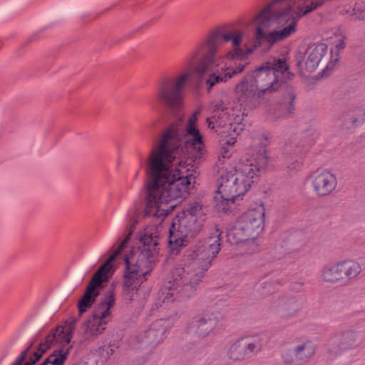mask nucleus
<instances>
[{
	"instance_id": "1",
	"label": "nucleus",
	"mask_w": 365,
	"mask_h": 365,
	"mask_svg": "<svg viewBox=\"0 0 365 365\" xmlns=\"http://www.w3.org/2000/svg\"><path fill=\"white\" fill-rule=\"evenodd\" d=\"M315 10V0H271L249 19L253 27L252 39L242 47L245 31L240 28H217L211 31L204 43L185 58L183 70L163 78L156 91L158 100L173 112L184 106L185 92L194 73L210 74L206 84L210 91L225 83L245 69L242 61L263 44L272 48L294 34L299 21Z\"/></svg>"
},
{
	"instance_id": "2",
	"label": "nucleus",
	"mask_w": 365,
	"mask_h": 365,
	"mask_svg": "<svg viewBox=\"0 0 365 365\" xmlns=\"http://www.w3.org/2000/svg\"><path fill=\"white\" fill-rule=\"evenodd\" d=\"M200 110L182 125L165 128L152 147L145 164V215L165 217L185 198L197 176L196 163L206 153L198 125Z\"/></svg>"
},
{
	"instance_id": "3",
	"label": "nucleus",
	"mask_w": 365,
	"mask_h": 365,
	"mask_svg": "<svg viewBox=\"0 0 365 365\" xmlns=\"http://www.w3.org/2000/svg\"><path fill=\"white\" fill-rule=\"evenodd\" d=\"M222 232L215 228L210 236L187 249L172 272V279L160 291L158 307L173 302L178 294L187 296L202 282L220 250Z\"/></svg>"
},
{
	"instance_id": "4",
	"label": "nucleus",
	"mask_w": 365,
	"mask_h": 365,
	"mask_svg": "<svg viewBox=\"0 0 365 365\" xmlns=\"http://www.w3.org/2000/svg\"><path fill=\"white\" fill-rule=\"evenodd\" d=\"M264 143H261L255 154L243 156L230 170H220L217 195L215 196L219 209L229 210L236 199L249 190L260 171L267 167L269 158Z\"/></svg>"
},
{
	"instance_id": "5",
	"label": "nucleus",
	"mask_w": 365,
	"mask_h": 365,
	"mask_svg": "<svg viewBox=\"0 0 365 365\" xmlns=\"http://www.w3.org/2000/svg\"><path fill=\"white\" fill-rule=\"evenodd\" d=\"M160 227L148 226L140 235L142 247L132 249L125 254L123 261L126 264L123 293L125 300L131 301L139 287L145 281L158 256V240Z\"/></svg>"
},
{
	"instance_id": "6",
	"label": "nucleus",
	"mask_w": 365,
	"mask_h": 365,
	"mask_svg": "<svg viewBox=\"0 0 365 365\" xmlns=\"http://www.w3.org/2000/svg\"><path fill=\"white\" fill-rule=\"evenodd\" d=\"M265 226V207L262 201L251 205L242 214L227 232V238L232 244H242L247 253L252 254L258 250L257 242Z\"/></svg>"
},
{
	"instance_id": "7",
	"label": "nucleus",
	"mask_w": 365,
	"mask_h": 365,
	"mask_svg": "<svg viewBox=\"0 0 365 365\" xmlns=\"http://www.w3.org/2000/svg\"><path fill=\"white\" fill-rule=\"evenodd\" d=\"M205 212L199 202L190 204L189 207L178 213L169 228V247L172 253L187 245L200 230Z\"/></svg>"
},
{
	"instance_id": "8",
	"label": "nucleus",
	"mask_w": 365,
	"mask_h": 365,
	"mask_svg": "<svg viewBox=\"0 0 365 365\" xmlns=\"http://www.w3.org/2000/svg\"><path fill=\"white\" fill-rule=\"evenodd\" d=\"M248 75L264 96L277 90L290 72L284 58H270Z\"/></svg>"
},
{
	"instance_id": "9",
	"label": "nucleus",
	"mask_w": 365,
	"mask_h": 365,
	"mask_svg": "<svg viewBox=\"0 0 365 365\" xmlns=\"http://www.w3.org/2000/svg\"><path fill=\"white\" fill-rule=\"evenodd\" d=\"M130 235L131 232L126 235L124 240L120 243L118 248L93 276L87 286L83 296L79 300L78 304V312L81 314L84 313L93 305L98 295V287L103 282L108 279L110 273L113 271V262L117 259L121 255L122 252L124 251Z\"/></svg>"
},
{
	"instance_id": "10",
	"label": "nucleus",
	"mask_w": 365,
	"mask_h": 365,
	"mask_svg": "<svg viewBox=\"0 0 365 365\" xmlns=\"http://www.w3.org/2000/svg\"><path fill=\"white\" fill-rule=\"evenodd\" d=\"M115 302V294L113 290L110 289L95 307L92 316L83 324L84 339L92 341L105 331L111 319L110 309L114 307Z\"/></svg>"
},
{
	"instance_id": "11",
	"label": "nucleus",
	"mask_w": 365,
	"mask_h": 365,
	"mask_svg": "<svg viewBox=\"0 0 365 365\" xmlns=\"http://www.w3.org/2000/svg\"><path fill=\"white\" fill-rule=\"evenodd\" d=\"M115 302V294L113 290L110 289L95 307L92 316L83 324L84 339L92 341L105 331L111 319L110 309L114 307Z\"/></svg>"
},
{
	"instance_id": "12",
	"label": "nucleus",
	"mask_w": 365,
	"mask_h": 365,
	"mask_svg": "<svg viewBox=\"0 0 365 365\" xmlns=\"http://www.w3.org/2000/svg\"><path fill=\"white\" fill-rule=\"evenodd\" d=\"M72 326L66 324L58 327L48 334L40 346H46V350L52 346L59 345L41 365H63L68 359L71 346Z\"/></svg>"
},
{
	"instance_id": "13",
	"label": "nucleus",
	"mask_w": 365,
	"mask_h": 365,
	"mask_svg": "<svg viewBox=\"0 0 365 365\" xmlns=\"http://www.w3.org/2000/svg\"><path fill=\"white\" fill-rule=\"evenodd\" d=\"M215 114L207 118V124L208 128L214 129L217 127L229 126L228 130H232L235 133H239V129L236 125H240L242 117L241 115V110L237 106L235 108L232 104H225L220 101L217 103L214 106Z\"/></svg>"
},
{
	"instance_id": "14",
	"label": "nucleus",
	"mask_w": 365,
	"mask_h": 365,
	"mask_svg": "<svg viewBox=\"0 0 365 365\" xmlns=\"http://www.w3.org/2000/svg\"><path fill=\"white\" fill-rule=\"evenodd\" d=\"M234 93L240 106L249 109L259 108L264 101V96L248 74L235 85Z\"/></svg>"
},
{
	"instance_id": "15",
	"label": "nucleus",
	"mask_w": 365,
	"mask_h": 365,
	"mask_svg": "<svg viewBox=\"0 0 365 365\" xmlns=\"http://www.w3.org/2000/svg\"><path fill=\"white\" fill-rule=\"evenodd\" d=\"M225 312V308H221L220 310L212 309L206 311L201 316L192 319L187 331L190 334H195L202 338L208 336L216 328L218 322L222 319Z\"/></svg>"
},
{
	"instance_id": "16",
	"label": "nucleus",
	"mask_w": 365,
	"mask_h": 365,
	"mask_svg": "<svg viewBox=\"0 0 365 365\" xmlns=\"http://www.w3.org/2000/svg\"><path fill=\"white\" fill-rule=\"evenodd\" d=\"M312 188L319 197L331 194L336 187V176L327 170H317L309 177Z\"/></svg>"
},
{
	"instance_id": "17",
	"label": "nucleus",
	"mask_w": 365,
	"mask_h": 365,
	"mask_svg": "<svg viewBox=\"0 0 365 365\" xmlns=\"http://www.w3.org/2000/svg\"><path fill=\"white\" fill-rule=\"evenodd\" d=\"M356 341V333L346 330L331 336L327 345V351L331 356H336L351 348Z\"/></svg>"
},
{
	"instance_id": "18",
	"label": "nucleus",
	"mask_w": 365,
	"mask_h": 365,
	"mask_svg": "<svg viewBox=\"0 0 365 365\" xmlns=\"http://www.w3.org/2000/svg\"><path fill=\"white\" fill-rule=\"evenodd\" d=\"M324 38L334 46L330 50L329 61L323 71L325 73L334 69L337 64L339 52L345 48L346 36L341 29L336 28L325 34Z\"/></svg>"
},
{
	"instance_id": "19",
	"label": "nucleus",
	"mask_w": 365,
	"mask_h": 365,
	"mask_svg": "<svg viewBox=\"0 0 365 365\" xmlns=\"http://www.w3.org/2000/svg\"><path fill=\"white\" fill-rule=\"evenodd\" d=\"M259 349L255 341L242 339L232 344L227 352V357L233 361L246 359L249 355Z\"/></svg>"
},
{
	"instance_id": "20",
	"label": "nucleus",
	"mask_w": 365,
	"mask_h": 365,
	"mask_svg": "<svg viewBox=\"0 0 365 365\" xmlns=\"http://www.w3.org/2000/svg\"><path fill=\"white\" fill-rule=\"evenodd\" d=\"M328 46L326 43H321L309 46L304 53L306 69L310 72L314 71L319 63L328 55Z\"/></svg>"
},
{
	"instance_id": "21",
	"label": "nucleus",
	"mask_w": 365,
	"mask_h": 365,
	"mask_svg": "<svg viewBox=\"0 0 365 365\" xmlns=\"http://www.w3.org/2000/svg\"><path fill=\"white\" fill-rule=\"evenodd\" d=\"M165 320L163 319L154 322L149 329L140 336V342L147 345L163 341L165 332Z\"/></svg>"
},
{
	"instance_id": "22",
	"label": "nucleus",
	"mask_w": 365,
	"mask_h": 365,
	"mask_svg": "<svg viewBox=\"0 0 365 365\" xmlns=\"http://www.w3.org/2000/svg\"><path fill=\"white\" fill-rule=\"evenodd\" d=\"M321 278L324 282L329 284L344 282L339 261L323 267L321 270Z\"/></svg>"
},
{
	"instance_id": "23",
	"label": "nucleus",
	"mask_w": 365,
	"mask_h": 365,
	"mask_svg": "<svg viewBox=\"0 0 365 365\" xmlns=\"http://www.w3.org/2000/svg\"><path fill=\"white\" fill-rule=\"evenodd\" d=\"M341 274L344 276V282L352 280L356 278L362 271L359 262L353 259H344L339 261Z\"/></svg>"
},
{
	"instance_id": "24",
	"label": "nucleus",
	"mask_w": 365,
	"mask_h": 365,
	"mask_svg": "<svg viewBox=\"0 0 365 365\" xmlns=\"http://www.w3.org/2000/svg\"><path fill=\"white\" fill-rule=\"evenodd\" d=\"M296 357L298 361H307L316 351V345L311 341H305L295 346Z\"/></svg>"
},
{
	"instance_id": "25",
	"label": "nucleus",
	"mask_w": 365,
	"mask_h": 365,
	"mask_svg": "<svg viewBox=\"0 0 365 365\" xmlns=\"http://www.w3.org/2000/svg\"><path fill=\"white\" fill-rule=\"evenodd\" d=\"M349 118L344 121V127L351 128L352 126L362 123L365 120V110L361 108H356L350 111Z\"/></svg>"
},
{
	"instance_id": "26",
	"label": "nucleus",
	"mask_w": 365,
	"mask_h": 365,
	"mask_svg": "<svg viewBox=\"0 0 365 365\" xmlns=\"http://www.w3.org/2000/svg\"><path fill=\"white\" fill-rule=\"evenodd\" d=\"M232 148L227 147L224 145H220L218 160L217 162L216 163V167L217 168L218 173H220L221 170H223L225 168V165L230 160V158L232 155Z\"/></svg>"
},
{
	"instance_id": "27",
	"label": "nucleus",
	"mask_w": 365,
	"mask_h": 365,
	"mask_svg": "<svg viewBox=\"0 0 365 365\" xmlns=\"http://www.w3.org/2000/svg\"><path fill=\"white\" fill-rule=\"evenodd\" d=\"M29 349V353L26 354L25 359L29 356L31 355L29 360L25 363L24 365H34L39 359L42 356L43 354L46 351V346H40L38 344L36 351H31V347H28Z\"/></svg>"
},
{
	"instance_id": "28",
	"label": "nucleus",
	"mask_w": 365,
	"mask_h": 365,
	"mask_svg": "<svg viewBox=\"0 0 365 365\" xmlns=\"http://www.w3.org/2000/svg\"><path fill=\"white\" fill-rule=\"evenodd\" d=\"M282 361L287 364H293L295 361H298L296 357L295 347L284 350L282 354Z\"/></svg>"
},
{
	"instance_id": "29",
	"label": "nucleus",
	"mask_w": 365,
	"mask_h": 365,
	"mask_svg": "<svg viewBox=\"0 0 365 365\" xmlns=\"http://www.w3.org/2000/svg\"><path fill=\"white\" fill-rule=\"evenodd\" d=\"M350 15L355 19H365V7L364 4H358L350 11Z\"/></svg>"
},
{
	"instance_id": "30",
	"label": "nucleus",
	"mask_w": 365,
	"mask_h": 365,
	"mask_svg": "<svg viewBox=\"0 0 365 365\" xmlns=\"http://www.w3.org/2000/svg\"><path fill=\"white\" fill-rule=\"evenodd\" d=\"M301 308L302 304L295 298L289 300L287 308L289 314H295Z\"/></svg>"
},
{
	"instance_id": "31",
	"label": "nucleus",
	"mask_w": 365,
	"mask_h": 365,
	"mask_svg": "<svg viewBox=\"0 0 365 365\" xmlns=\"http://www.w3.org/2000/svg\"><path fill=\"white\" fill-rule=\"evenodd\" d=\"M277 282L274 280L266 282L262 284V293L265 294H269L274 292L277 289L276 288Z\"/></svg>"
},
{
	"instance_id": "32",
	"label": "nucleus",
	"mask_w": 365,
	"mask_h": 365,
	"mask_svg": "<svg viewBox=\"0 0 365 365\" xmlns=\"http://www.w3.org/2000/svg\"><path fill=\"white\" fill-rule=\"evenodd\" d=\"M236 143V138L234 136H230L226 139H221L220 141V145H224L227 147L232 148L234 145Z\"/></svg>"
},
{
	"instance_id": "33",
	"label": "nucleus",
	"mask_w": 365,
	"mask_h": 365,
	"mask_svg": "<svg viewBox=\"0 0 365 365\" xmlns=\"http://www.w3.org/2000/svg\"><path fill=\"white\" fill-rule=\"evenodd\" d=\"M295 99V96L292 92H289L288 94L289 105L287 106V113H292L294 110L293 102Z\"/></svg>"
},
{
	"instance_id": "34",
	"label": "nucleus",
	"mask_w": 365,
	"mask_h": 365,
	"mask_svg": "<svg viewBox=\"0 0 365 365\" xmlns=\"http://www.w3.org/2000/svg\"><path fill=\"white\" fill-rule=\"evenodd\" d=\"M29 349H25L15 360V361L11 365H21L23 361L25 360V357L26 354L29 353Z\"/></svg>"
},
{
	"instance_id": "35",
	"label": "nucleus",
	"mask_w": 365,
	"mask_h": 365,
	"mask_svg": "<svg viewBox=\"0 0 365 365\" xmlns=\"http://www.w3.org/2000/svg\"><path fill=\"white\" fill-rule=\"evenodd\" d=\"M128 215L133 220V225H135L136 223H138L137 210L135 209H130L128 212Z\"/></svg>"
},
{
	"instance_id": "36",
	"label": "nucleus",
	"mask_w": 365,
	"mask_h": 365,
	"mask_svg": "<svg viewBox=\"0 0 365 365\" xmlns=\"http://www.w3.org/2000/svg\"><path fill=\"white\" fill-rule=\"evenodd\" d=\"M139 173H140V170H137L135 173V175H134V178L136 179L139 175Z\"/></svg>"
}]
</instances>
